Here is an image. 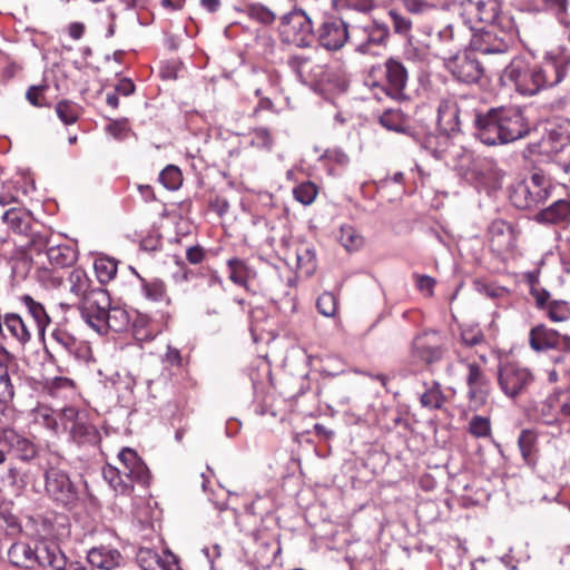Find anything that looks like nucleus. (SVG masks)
Segmentation results:
<instances>
[{"mask_svg":"<svg viewBox=\"0 0 570 570\" xmlns=\"http://www.w3.org/2000/svg\"><path fill=\"white\" fill-rule=\"evenodd\" d=\"M281 33L284 41L301 48L308 47L313 39V23L303 10H293L282 18Z\"/></svg>","mask_w":570,"mask_h":570,"instance_id":"nucleus-6","label":"nucleus"},{"mask_svg":"<svg viewBox=\"0 0 570 570\" xmlns=\"http://www.w3.org/2000/svg\"><path fill=\"white\" fill-rule=\"evenodd\" d=\"M518 444L523 460L528 464L533 463V454L537 445V434L531 430H523L519 435Z\"/></svg>","mask_w":570,"mask_h":570,"instance_id":"nucleus-41","label":"nucleus"},{"mask_svg":"<svg viewBox=\"0 0 570 570\" xmlns=\"http://www.w3.org/2000/svg\"><path fill=\"white\" fill-rule=\"evenodd\" d=\"M122 471L119 468L107 464L102 469V476L109 485L118 493H127L132 489V484L122 478Z\"/></svg>","mask_w":570,"mask_h":570,"instance_id":"nucleus-39","label":"nucleus"},{"mask_svg":"<svg viewBox=\"0 0 570 570\" xmlns=\"http://www.w3.org/2000/svg\"><path fill=\"white\" fill-rule=\"evenodd\" d=\"M407 81L409 70L397 57H390L382 65L373 66L367 77V85L379 100H382L383 96L403 99Z\"/></svg>","mask_w":570,"mask_h":570,"instance_id":"nucleus-1","label":"nucleus"},{"mask_svg":"<svg viewBox=\"0 0 570 570\" xmlns=\"http://www.w3.org/2000/svg\"><path fill=\"white\" fill-rule=\"evenodd\" d=\"M20 190L11 181L2 183L0 185V206H11L19 202Z\"/></svg>","mask_w":570,"mask_h":570,"instance_id":"nucleus-58","label":"nucleus"},{"mask_svg":"<svg viewBox=\"0 0 570 570\" xmlns=\"http://www.w3.org/2000/svg\"><path fill=\"white\" fill-rule=\"evenodd\" d=\"M118 459L122 466L121 471L130 483L137 482L142 485H147L149 483V470L135 450L130 448H124L119 452Z\"/></svg>","mask_w":570,"mask_h":570,"instance_id":"nucleus-18","label":"nucleus"},{"mask_svg":"<svg viewBox=\"0 0 570 570\" xmlns=\"http://www.w3.org/2000/svg\"><path fill=\"white\" fill-rule=\"evenodd\" d=\"M60 422L61 426L69 431L70 438L79 444L88 442L95 435V428L76 407L63 409L60 413Z\"/></svg>","mask_w":570,"mask_h":570,"instance_id":"nucleus-17","label":"nucleus"},{"mask_svg":"<svg viewBox=\"0 0 570 570\" xmlns=\"http://www.w3.org/2000/svg\"><path fill=\"white\" fill-rule=\"evenodd\" d=\"M494 30L491 28L480 35H474L471 40L472 51L482 55L507 52L509 48L508 42L503 38L497 37Z\"/></svg>","mask_w":570,"mask_h":570,"instance_id":"nucleus-25","label":"nucleus"},{"mask_svg":"<svg viewBox=\"0 0 570 570\" xmlns=\"http://www.w3.org/2000/svg\"><path fill=\"white\" fill-rule=\"evenodd\" d=\"M294 198L301 204L311 205L317 196V187L312 181H305L293 189Z\"/></svg>","mask_w":570,"mask_h":570,"instance_id":"nucleus-48","label":"nucleus"},{"mask_svg":"<svg viewBox=\"0 0 570 570\" xmlns=\"http://www.w3.org/2000/svg\"><path fill=\"white\" fill-rule=\"evenodd\" d=\"M551 189L552 185L543 174L533 173L529 179L514 186L510 200L519 209H535L549 199Z\"/></svg>","mask_w":570,"mask_h":570,"instance_id":"nucleus-2","label":"nucleus"},{"mask_svg":"<svg viewBox=\"0 0 570 570\" xmlns=\"http://www.w3.org/2000/svg\"><path fill=\"white\" fill-rule=\"evenodd\" d=\"M110 297L106 289L94 288L79 303V309L86 323L97 333H106L108 325V308L110 307Z\"/></svg>","mask_w":570,"mask_h":570,"instance_id":"nucleus-4","label":"nucleus"},{"mask_svg":"<svg viewBox=\"0 0 570 570\" xmlns=\"http://www.w3.org/2000/svg\"><path fill=\"white\" fill-rule=\"evenodd\" d=\"M37 564L60 569L65 567V557L56 544H43L36 550Z\"/></svg>","mask_w":570,"mask_h":570,"instance_id":"nucleus-36","label":"nucleus"},{"mask_svg":"<svg viewBox=\"0 0 570 570\" xmlns=\"http://www.w3.org/2000/svg\"><path fill=\"white\" fill-rule=\"evenodd\" d=\"M208 288L210 292L204 291L203 292V298L205 302H212V301H219V298L223 296V281L217 274H212L210 277L207 281Z\"/></svg>","mask_w":570,"mask_h":570,"instance_id":"nucleus-61","label":"nucleus"},{"mask_svg":"<svg viewBox=\"0 0 570 570\" xmlns=\"http://www.w3.org/2000/svg\"><path fill=\"white\" fill-rule=\"evenodd\" d=\"M69 291L75 296L83 299L86 295L90 293L92 288L91 281L88 277L87 273L81 268H75L70 272L68 277Z\"/></svg>","mask_w":570,"mask_h":570,"instance_id":"nucleus-37","label":"nucleus"},{"mask_svg":"<svg viewBox=\"0 0 570 570\" xmlns=\"http://www.w3.org/2000/svg\"><path fill=\"white\" fill-rule=\"evenodd\" d=\"M142 288L146 297L154 302H160L166 298V285L160 279L144 281Z\"/></svg>","mask_w":570,"mask_h":570,"instance_id":"nucleus-56","label":"nucleus"},{"mask_svg":"<svg viewBox=\"0 0 570 570\" xmlns=\"http://www.w3.org/2000/svg\"><path fill=\"white\" fill-rule=\"evenodd\" d=\"M425 391L420 397L421 405L429 410H441L446 402L441 384L436 381L425 383Z\"/></svg>","mask_w":570,"mask_h":570,"instance_id":"nucleus-35","label":"nucleus"},{"mask_svg":"<svg viewBox=\"0 0 570 570\" xmlns=\"http://www.w3.org/2000/svg\"><path fill=\"white\" fill-rule=\"evenodd\" d=\"M21 304L27 308L29 315L36 323L37 331L40 335H43L47 326L50 323V317L46 312L45 306L35 301L30 295H22L20 297Z\"/></svg>","mask_w":570,"mask_h":570,"instance_id":"nucleus-33","label":"nucleus"},{"mask_svg":"<svg viewBox=\"0 0 570 570\" xmlns=\"http://www.w3.org/2000/svg\"><path fill=\"white\" fill-rule=\"evenodd\" d=\"M56 112L65 125H72L78 120V106L68 100H61L56 105Z\"/></svg>","mask_w":570,"mask_h":570,"instance_id":"nucleus-47","label":"nucleus"},{"mask_svg":"<svg viewBox=\"0 0 570 570\" xmlns=\"http://www.w3.org/2000/svg\"><path fill=\"white\" fill-rule=\"evenodd\" d=\"M473 97L450 95L440 100L438 121L445 132L454 134L460 130L461 116L468 114V107L474 102Z\"/></svg>","mask_w":570,"mask_h":570,"instance_id":"nucleus-7","label":"nucleus"},{"mask_svg":"<svg viewBox=\"0 0 570 570\" xmlns=\"http://www.w3.org/2000/svg\"><path fill=\"white\" fill-rule=\"evenodd\" d=\"M6 481L8 485L14 492H21L28 484V475L21 469L16 465H11L8 468L6 473Z\"/></svg>","mask_w":570,"mask_h":570,"instance_id":"nucleus-52","label":"nucleus"},{"mask_svg":"<svg viewBox=\"0 0 570 570\" xmlns=\"http://www.w3.org/2000/svg\"><path fill=\"white\" fill-rule=\"evenodd\" d=\"M48 85L30 86L26 91V99L35 107H49L50 101L47 98Z\"/></svg>","mask_w":570,"mask_h":570,"instance_id":"nucleus-51","label":"nucleus"},{"mask_svg":"<svg viewBox=\"0 0 570 570\" xmlns=\"http://www.w3.org/2000/svg\"><path fill=\"white\" fill-rule=\"evenodd\" d=\"M393 29L396 33L406 35L412 28V21L396 11H390Z\"/></svg>","mask_w":570,"mask_h":570,"instance_id":"nucleus-64","label":"nucleus"},{"mask_svg":"<svg viewBox=\"0 0 570 570\" xmlns=\"http://www.w3.org/2000/svg\"><path fill=\"white\" fill-rule=\"evenodd\" d=\"M570 58L562 52H549L535 65L542 89L559 85L568 73Z\"/></svg>","mask_w":570,"mask_h":570,"instance_id":"nucleus-11","label":"nucleus"},{"mask_svg":"<svg viewBox=\"0 0 570 570\" xmlns=\"http://www.w3.org/2000/svg\"><path fill=\"white\" fill-rule=\"evenodd\" d=\"M50 342L55 348L72 356H78L80 342L66 328L56 325L49 335Z\"/></svg>","mask_w":570,"mask_h":570,"instance_id":"nucleus-31","label":"nucleus"},{"mask_svg":"<svg viewBox=\"0 0 570 570\" xmlns=\"http://www.w3.org/2000/svg\"><path fill=\"white\" fill-rule=\"evenodd\" d=\"M559 340L560 334L557 331L542 324L532 327L529 333L530 347L535 352L556 348Z\"/></svg>","mask_w":570,"mask_h":570,"instance_id":"nucleus-28","label":"nucleus"},{"mask_svg":"<svg viewBox=\"0 0 570 570\" xmlns=\"http://www.w3.org/2000/svg\"><path fill=\"white\" fill-rule=\"evenodd\" d=\"M250 145L255 148L271 151L274 145V139L267 128L258 127L250 132Z\"/></svg>","mask_w":570,"mask_h":570,"instance_id":"nucleus-49","label":"nucleus"},{"mask_svg":"<svg viewBox=\"0 0 570 570\" xmlns=\"http://www.w3.org/2000/svg\"><path fill=\"white\" fill-rule=\"evenodd\" d=\"M488 237L491 250L501 257L511 254L517 246L515 229L503 219H495L489 225Z\"/></svg>","mask_w":570,"mask_h":570,"instance_id":"nucleus-12","label":"nucleus"},{"mask_svg":"<svg viewBox=\"0 0 570 570\" xmlns=\"http://www.w3.org/2000/svg\"><path fill=\"white\" fill-rule=\"evenodd\" d=\"M470 31L462 24H446L438 32V39L448 52L465 46Z\"/></svg>","mask_w":570,"mask_h":570,"instance_id":"nucleus-27","label":"nucleus"},{"mask_svg":"<svg viewBox=\"0 0 570 570\" xmlns=\"http://www.w3.org/2000/svg\"><path fill=\"white\" fill-rule=\"evenodd\" d=\"M1 220L17 235H31L29 246L40 253L48 242L41 233L32 232L33 217L29 210L20 206L9 207L1 215Z\"/></svg>","mask_w":570,"mask_h":570,"instance_id":"nucleus-5","label":"nucleus"},{"mask_svg":"<svg viewBox=\"0 0 570 570\" xmlns=\"http://www.w3.org/2000/svg\"><path fill=\"white\" fill-rule=\"evenodd\" d=\"M348 26L343 19L328 18L322 22L317 31V39L322 47L336 51L348 41Z\"/></svg>","mask_w":570,"mask_h":570,"instance_id":"nucleus-16","label":"nucleus"},{"mask_svg":"<svg viewBox=\"0 0 570 570\" xmlns=\"http://www.w3.org/2000/svg\"><path fill=\"white\" fill-rule=\"evenodd\" d=\"M380 124L387 130L403 132L405 130V119L400 110H387L380 117Z\"/></svg>","mask_w":570,"mask_h":570,"instance_id":"nucleus-44","label":"nucleus"},{"mask_svg":"<svg viewBox=\"0 0 570 570\" xmlns=\"http://www.w3.org/2000/svg\"><path fill=\"white\" fill-rule=\"evenodd\" d=\"M463 11L470 21L489 24L492 29L503 26L499 0H466Z\"/></svg>","mask_w":570,"mask_h":570,"instance_id":"nucleus-13","label":"nucleus"},{"mask_svg":"<svg viewBox=\"0 0 570 570\" xmlns=\"http://www.w3.org/2000/svg\"><path fill=\"white\" fill-rule=\"evenodd\" d=\"M446 67L458 80L465 83L478 82L483 75L481 62L473 51L451 57Z\"/></svg>","mask_w":570,"mask_h":570,"instance_id":"nucleus-15","label":"nucleus"},{"mask_svg":"<svg viewBox=\"0 0 570 570\" xmlns=\"http://www.w3.org/2000/svg\"><path fill=\"white\" fill-rule=\"evenodd\" d=\"M407 12L412 14H424L435 8L430 0H402Z\"/></svg>","mask_w":570,"mask_h":570,"instance_id":"nucleus-63","label":"nucleus"},{"mask_svg":"<svg viewBox=\"0 0 570 570\" xmlns=\"http://www.w3.org/2000/svg\"><path fill=\"white\" fill-rule=\"evenodd\" d=\"M436 336V332H425L416 336L412 343L413 356L426 364L439 362L443 357L444 348L433 340Z\"/></svg>","mask_w":570,"mask_h":570,"instance_id":"nucleus-22","label":"nucleus"},{"mask_svg":"<svg viewBox=\"0 0 570 570\" xmlns=\"http://www.w3.org/2000/svg\"><path fill=\"white\" fill-rule=\"evenodd\" d=\"M16 367L14 362L3 363L0 360V403H7L13 399V376H17Z\"/></svg>","mask_w":570,"mask_h":570,"instance_id":"nucleus-34","label":"nucleus"},{"mask_svg":"<svg viewBox=\"0 0 570 570\" xmlns=\"http://www.w3.org/2000/svg\"><path fill=\"white\" fill-rule=\"evenodd\" d=\"M87 560L95 568L112 570L121 564L122 556L117 549L101 546L90 549Z\"/></svg>","mask_w":570,"mask_h":570,"instance_id":"nucleus-26","label":"nucleus"},{"mask_svg":"<svg viewBox=\"0 0 570 570\" xmlns=\"http://www.w3.org/2000/svg\"><path fill=\"white\" fill-rule=\"evenodd\" d=\"M348 32V40L355 46L356 50L362 53L368 52V48H366L365 26H353Z\"/></svg>","mask_w":570,"mask_h":570,"instance_id":"nucleus-62","label":"nucleus"},{"mask_svg":"<svg viewBox=\"0 0 570 570\" xmlns=\"http://www.w3.org/2000/svg\"><path fill=\"white\" fill-rule=\"evenodd\" d=\"M469 432L475 438H487L491 434L490 419L475 415L469 423Z\"/></svg>","mask_w":570,"mask_h":570,"instance_id":"nucleus-57","label":"nucleus"},{"mask_svg":"<svg viewBox=\"0 0 570 570\" xmlns=\"http://www.w3.org/2000/svg\"><path fill=\"white\" fill-rule=\"evenodd\" d=\"M366 29V48L370 49L372 45H381L389 37V30L384 26L367 23L365 24Z\"/></svg>","mask_w":570,"mask_h":570,"instance_id":"nucleus-54","label":"nucleus"},{"mask_svg":"<svg viewBox=\"0 0 570 570\" xmlns=\"http://www.w3.org/2000/svg\"><path fill=\"white\" fill-rule=\"evenodd\" d=\"M1 337L14 340L24 345L31 340V331L18 313H6L2 320Z\"/></svg>","mask_w":570,"mask_h":570,"instance_id":"nucleus-24","label":"nucleus"},{"mask_svg":"<svg viewBox=\"0 0 570 570\" xmlns=\"http://www.w3.org/2000/svg\"><path fill=\"white\" fill-rule=\"evenodd\" d=\"M316 307L322 315L333 317L337 312V298L333 293L325 292L318 296Z\"/></svg>","mask_w":570,"mask_h":570,"instance_id":"nucleus-55","label":"nucleus"},{"mask_svg":"<svg viewBox=\"0 0 570 570\" xmlns=\"http://www.w3.org/2000/svg\"><path fill=\"white\" fill-rule=\"evenodd\" d=\"M335 8L343 12L354 10L366 13L374 7V0H334Z\"/></svg>","mask_w":570,"mask_h":570,"instance_id":"nucleus-53","label":"nucleus"},{"mask_svg":"<svg viewBox=\"0 0 570 570\" xmlns=\"http://www.w3.org/2000/svg\"><path fill=\"white\" fill-rule=\"evenodd\" d=\"M569 391L549 395L540 405L539 412L546 424H562Z\"/></svg>","mask_w":570,"mask_h":570,"instance_id":"nucleus-23","label":"nucleus"},{"mask_svg":"<svg viewBox=\"0 0 570 570\" xmlns=\"http://www.w3.org/2000/svg\"><path fill=\"white\" fill-rule=\"evenodd\" d=\"M287 63L302 81V78H306L307 67L314 66V60L305 56H291Z\"/></svg>","mask_w":570,"mask_h":570,"instance_id":"nucleus-60","label":"nucleus"},{"mask_svg":"<svg viewBox=\"0 0 570 570\" xmlns=\"http://www.w3.org/2000/svg\"><path fill=\"white\" fill-rule=\"evenodd\" d=\"M243 12L252 20L262 24H272L276 20V14L267 7L261 3H247Z\"/></svg>","mask_w":570,"mask_h":570,"instance_id":"nucleus-40","label":"nucleus"},{"mask_svg":"<svg viewBox=\"0 0 570 570\" xmlns=\"http://www.w3.org/2000/svg\"><path fill=\"white\" fill-rule=\"evenodd\" d=\"M502 119V107L491 108L485 114L475 115L474 126L476 137L488 146L505 144Z\"/></svg>","mask_w":570,"mask_h":570,"instance_id":"nucleus-9","label":"nucleus"},{"mask_svg":"<svg viewBox=\"0 0 570 570\" xmlns=\"http://www.w3.org/2000/svg\"><path fill=\"white\" fill-rule=\"evenodd\" d=\"M548 316L553 322H564L570 318V306L564 301H553L548 306Z\"/></svg>","mask_w":570,"mask_h":570,"instance_id":"nucleus-59","label":"nucleus"},{"mask_svg":"<svg viewBox=\"0 0 570 570\" xmlns=\"http://www.w3.org/2000/svg\"><path fill=\"white\" fill-rule=\"evenodd\" d=\"M230 274L229 279L239 286H245L248 278V268L245 263L238 258H230L227 262Z\"/></svg>","mask_w":570,"mask_h":570,"instance_id":"nucleus-50","label":"nucleus"},{"mask_svg":"<svg viewBox=\"0 0 570 570\" xmlns=\"http://www.w3.org/2000/svg\"><path fill=\"white\" fill-rule=\"evenodd\" d=\"M534 376L527 367L508 363L499 368L498 384L508 397L514 399L528 392Z\"/></svg>","mask_w":570,"mask_h":570,"instance_id":"nucleus-8","label":"nucleus"},{"mask_svg":"<svg viewBox=\"0 0 570 570\" xmlns=\"http://www.w3.org/2000/svg\"><path fill=\"white\" fill-rule=\"evenodd\" d=\"M46 491L62 505H72L78 499V492L69 475L57 468H50L45 473Z\"/></svg>","mask_w":570,"mask_h":570,"instance_id":"nucleus-10","label":"nucleus"},{"mask_svg":"<svg viewBox=\"0 0 570 570\" xmlns=\"http://www.w3.org/2000/svg\"><path fill=\"white\" fill-rule=\"evenodd\" d=\"M338 240L348 252L357 250L363 246V237L350 225L341 227Z\"/></svg>","mask_w":570,"mask_h":570,"instance_id":"nucleus-42","label":"nucleus"},{"mask_svg":"<svg viewBox=\"0 0 570 570\" xmlns=\"http://www.w3.org/2000/svg\"><path fill=\"white\" fill-rule=\"evenodd\" d=\"M0 445L13 451L17 458L23 462H30L38 454L36 444L13 429L0 430Z\"/></svg>","mask_w":570,"mask_h":570,"instance_id":"nucleus-20","label":"nucleus"},{"mask_svg":"<svg viewBox=\"0 0 570 570\" xmlns=\"http://www.w3.org/2000/svg\"><path fill=\"white\" fill-rule=\"evenodd\" d=\"M535 66H531L522 58L513 59L503 70L501 77L505 85H511L523 96H533L542 90Z\"/></svg>","mask_w":570,"mask_h":570,"instance_id":"nucleus-3","label":"nucleus"},{"mask_svg":"<svg viewBox=\"0 0 570 570\" xmlns=\"http://www.w3.org/2000/svg\"><path fill=\"white\" fill-rule=\"evenodd\" d=\"M540 224H566L570 222V202L559 199L535 215Z\"/></svg>","mask_w":570,"mask_h":570,"instance_id":"nucleus-29","label":"nucleus"},{"mask_svg":"<svg viewBox=\"0 0 570 570\" xmlns=\"http://www.w3.org/2000/svg\"><path fill=\"white\" fill-rule=\"evenodd\" d=\"M118 262L108 256H99L95 259L94 268L101 284L109 283L117 274Z\"/></svg>","mask_w":570,"mask_h":570,"instance_id":"nucleus-38","label":"nucleus"},{"mask_svg":"<svg viewBox=\"0 0 570 570\" xmlns=\"http://www.w3.org/2000/svg\"><path fill=\"white\" fill-rule=\"evenodd\" d=\"M136 560L141 570H181L178 560L170 551L161 554L149 548H140Z\"/></svg>","mask_w":570,"mask_h":570,"instance_id":"nucleus-21","label":"nucleus"},{"mask_svg":"<svg viewBox=\"0 0 570 570\" xmlns=\"http://www.w3.org/2000/svg\"><path fill=\"white\" fill-rule=\"evenodd\" d=\"M462 344L472 347L484 343V335L478 324H463L460 327Z\"/></svg>","mask_w":570,"mask_h":570,"instance_id":"nucleus-43","label":"nucleus"},{"mask_svg":"<svg viewBox=\"0 0 570 570\" xmlns=\"http://www.w3.org/2000/svg\"><path fill=\"white\" fill-rule=\"evenodd\" d=\"M465 381L468 385L466 396L470 406L478 410L480 406L485 404L489 397L491 390L490 380L487 377L481 366L473 362L468 364Z\"/></svg>","mask_w":570,"mask_h":570,"instance_id":"nucleus-14","label":"nucleus"},{"mask_svg":"<svg viewBox=\"0 0 570 570\" xmlns=\"http://www.w3.org/2000/svg\"><path fill=\"white\" fill-rule=\"evenodd\" d=\"M46 253L49 263L53 267L65 268L77 261L76 250L67 244L49 246Z\"/></svg>","mask_w":570,"mask_h":570,"instance_id":"nucleus-32","label":"nucleus"},{"mask_svg":"<svg viewBox=\"0 0 570 570\" xmlns=\"http://www.w3.org/2000/svg\"><path fill=\"white\" fill-rule=\"evenodd\" d=\"M502 125L505 144L524 138L530 132L529 124L518 107H502Z\"/></svg>","mask_w":570,"mask_h":570,"instance_id":"nucleus-19","label":"nucleus"},{"mask_svg":"<svg viewBox=\"0 0 570 570\" xmlns=\"http://www.w3.org/2000/svg\"><path fill=\"white\" fill-rule=\"evenodd\" d=\"M8 559L19 568L32 569L37 566L36 550L26 542H14L8 550Z\"/></svg>","mask_w":570,"mask_h":570,"instance_id":"nucleus-30","label":"nucleus"},{"mask_svg":"<svg viewBox=\"0 0 570 570\" xmlns=\"http://www.w3.org/2000/svg\"><path fill=\"white\" fill-rule=\"evenodd\" d=\"M108 325L106 326V332L108 330H112L115 332H120L125 330L128 325L129 318L128 313L119 307H109L108 312Z\"/></svg>","mask_w":570,"mask_h":570,"instance_id":"nucleus-46","label":"nucleus"},{"mask_svg":"<svg viewBox=\"0 0 570 570\" xmlns=\"http://www.w3.org/2000/svg\"><path fill=\"white\" fill-rule=\"evenodd\" d=\"M159 181L169 190H176L181 186L183 175L177 166L168 165L159 174Z\"/></svg>","mask_w":570,"mask_h":570,"instance_id":"nucleus-45","label":"nucleus"}]
</instances>
